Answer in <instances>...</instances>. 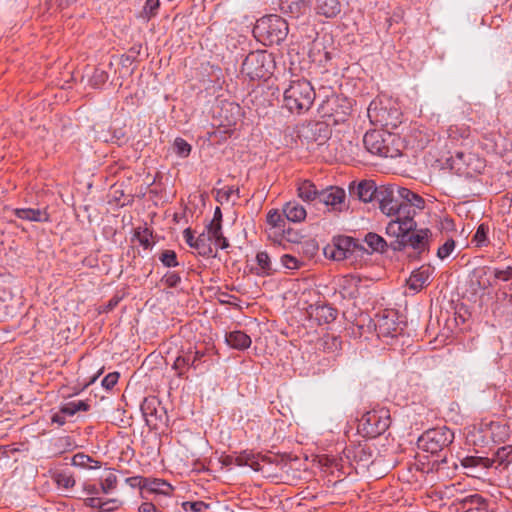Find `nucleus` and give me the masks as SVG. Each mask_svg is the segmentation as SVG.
I'll use <instances>...</instances> for the list:
<instances>
[{
	"label": "nucleus",
	"mask_w": 512,
	"mask_h": 512,
	"mask_svg": "<svg viewBox=\"0 0 512 512\" xmlns=\"http://www.w3.org/2000/svg\"><path fill=\"white\" fill-rule=\"evenodd\" d=\"M454 432L446 426L429 429L417 440L419 449L432 455H438L436 460L439 465L447 463L449 447L453 443Z\"/></svg>",
	"instance_id": "f257e3e1"
},
{
	"label": "nucleus",
	"mask_w": 512,
	"mask_h": 512,
	"mask_svg": "<svg viewBox=\"0 0 512 512\" xmlns=\"http://www.w3.org/2000/svg\"><path fill=\"white\" fill-rule=\"evenodd\" d=\"M315 99V90L306 79L291 81L283 93L284 106L291 113L302 114L308 111Z\"/></svg>",
	"instance_id": "f03ea898"
},
{
	"label": "nucleus",
	"mask_w": 512,
	"mask_h": 512,
	"mask_svg": "<svg viewBox=\"0 0 512 512\" xmlns=\"http://www.w3.org/2000/svg\"><path fill=\"white\" fill-rule=\"evenodd\" d=\"M363 144L372 155L396 158L401 155L400 138L387 130H371L365 133Z\"/></svg>",
	"instance_id": "7ed1b4c3"
},
{
	"label": "nucleus",
	"mask_w": 512,
	"mask_h": 512,
	"mask_svg": "<svg viewBox=\"0 0 512 512\" xmlns=\"http://www.w3.org/2000/svg\"><path fill=\"white\" fill-rule=\"evenodd\" d=\"M323 253L328 259L349 260L351 263L358 257L369 255V251L357 239L345 235L333 237L332 241L324 247Z\"/></svg>",
	"instance_id": "20e7f679"
},
{
	"label": "nucleus",
	"mask_w": 512,
	"mask_h": 512,
	"mask_svg": "<svg viewBox=\"0 0 512 512\" xmlns=\"http://www.w3.org/2000/svg\"><path fill=\"white\" fill-rule=\"evenodd\" d=\"M275 61L273 55L266 50L250 52L241 66V73L250 80H267L273 74Z\"/></svg>",
	"instance_id": "39448f33"
},
{
	"label": "nucleus",
	"mask_w": 512,
	"mask_h": 512,
	"mask_svg": "<svg viewBox=\"0 0 512 512\" xmlns=\"http://www.w3.org/2000/svg\"><path fill=\"white\" fill-rule=\"evenodd\" d=\"M288 23L278 15H268L256 21L253 33L269 45L280 44L288 35Z\"/></svg>",
	"instance_id": "423d86ee"
},
{
	"label": "nucleus",
	"mask_w": 512,
	"mask_h": 512,
	"mask_svg": "<svg viewBox=\"0 0 512 512\" xmlns=\"http://www.w3.org/2000/svg\"><path fill=\"white\" fill-rule=\"evenodd\" d=\"M395 237L391 241L390 248L394 251H403L406 247H411L420 257L427 254L430 249L432 232L428 228L412 230L411 232L401 231L399 235H389Z\"/></svg>",
	"instance_id": "0eeeda50"
},
{
	"label": "nucleus",
	"mask_w": 512,
	"mask_h": 512,
	"mask_svg": "<svg viewBox=\"0 0 512 512\" xmlns=\"http://www.w3.org/2000/svg\"><path fill=\"white\" fill-rule=\"evenodd\" d=\"M350 100L343 96L330 91L319 104V112L323 117H333L336 122L344 121L345 117L351 110Z\"/></svg>",
	"instance_id": "6e6552de"
},
{
	"label": "nucleus",
	"mask_w": 512,
	"mask_h": 512,
	"mask_svg": "<svg viewBox=\"0 0 512 512\" xmlns=\"http://www.w3.org/2000/svg\"><path fill=\"white\" fill-rule=\"evenodd\" d=\"M450 161L451 169L465 177L479 174L485 168L484 160L472 152H456Z\"/></svg>",
	"instance_id": "1a4fd4ad"
},
{
	"label": "nucleus",
	"mask_w": 512,
	"mask_h": 512,
	"mask_svg": "<svg viewBox=\"0 0 512 512\" xmlns=\"http://www.w3.org/2000/svg\"><path fill=\"white\" fill-rule=\"evenodd\" d=\"M417 210L414 207H410L401 201L400 205L397 206L394 219H392L386 227L387 235H399L401 231L411 232L417 227V223L414 217Z\"/></svg>",
	"instance_id": "9d476101"
},
{
	"label": "nucleus",
	"mask_w": 512,
	"mask_h": 512,
	"mask_svg": "<svg viewBox=\"0 0 512 512\" xmlns=\"http://www.w3.org/2000/svg\"><path fill=\"white\" fill-rule=\"evenodd\" d=\"M241 115V107L233 102H224L218 112V128L213 132L215 136L226 139L232 134Z\"/></svg>",
	"instance_id": "9b49d317"
},
{
	"label": "nucleus",
	"mask_w": 512,
	"mask_h": 512,
	"mask_svg": "<svg viewBox=\"0 0 512 512\" xmlns=\"http://www.w3.org/2000/svg\"><path fill=\"white\" fill-rule=\"evenodd\" d=\"M363 429L370 437L383 434L391 424L389 410L385 408L374 409L367 412L361 419Z\"/></svg>",
	"instance_id": "f8f14e48"
},
{
	"label": "nucleus",
	"mask_w": 512,
	"mask_h": 512,
	"mask_svg": "<svg viewBox=\"0 0 512 512\" xmlns=\"http://www.w3.org/2000/svg\"><path fill=\"white\" fill-rule=\"evenodd\" d=\"M378 337H396L402 328L398 322L397 312L394 310H382L371 319Z\"/></svg>",
	"instance_id": "ddd939ff"
},
{
	"label": "nucleus",
	"mask_w": 512,
	"mask_h": 512,
	"mask_svg": "<svg viewBox=\"0 0 512 512\" xmlns=\"http://www.w3.org/2000/svg\"><path fill=\"white\" fill-rule=\"evenodd\" d=\"M386 185L377 186L375 181L370 179H363L360 181H352L349 184V194L352 198L358 199L361 202L369 203L374 200L378 201L380 192Z\"/></svg>",
	"instance_id": "4468645a"
},
{
	"label": "nucleus",
	"mask_w": 512,
	"mask_h": 512,
	"mask_svg": "<svg viewBox=\"0 0 512 512\" xmlns=\"http://www.w3.org/2000/svg\"><path fill=\"white\" fill-rule=\"evenodd\" d=\"M140 408L146 424L151 429H158L160 424L167 420L166 411L155 396L144 398Z\"/></svg>",
	"instance_id": "2eb2a0df"
},
{
	"label": "nucleus",
	"mask_w": 512,
	"mask_h": 512,
	"mask_svg": "<svg viewBox=\"0 0 512 512\" xmlns=\"http://www.w3.org/2000/svg\"><path fill=\"white\" fill-rule=\"evenodd\" d=\"M345 199L346 193L343 188L329 186L321 189L318 201L326 205L329 211L343 212L348 209Z\"/></svg>",
	"instance_id": "dca6fc26"
},
{
	"label": "nucleus",
	"mask_w": 512,
	"mask_h": 512,
	"mask_svg": "<svg viewBox=\"0 0 512 512\" xmlns=\"http://www.w3.org/2000/svg\"><path fill=\"white\" fill-rule=\"evenodd\" d=\"M207 362L205 351L188 352L184 355L178 356L173 364V369L177 371V375L181 378L184 377L185 369L194 368L199 369Z\"/></svg>",
	"instance_id": "f3484780"
},
{
	"label": "nucleus",
	"mask_w": 512,
	"mask_h": 512,
	"mask_svg": "<svg viewBox=\"0 0 512 512\" xmlns=\"http://www.w3.org/2000/svg\"><path fill=\"white\" fill-rule=\"evenodd\" d=\"M397 185H386L380 192L378 199L381 212L389 217H394L397 206L400 205L401 199L397 194Z\"/></svg>",
	"instance_id": "a211bd4d"
},
{
	"label": "nucleus",
	"mask_w": 512,
	"mask_h": 512,
	"mask_svg": "<svg viewBox=\"0 0 512 512\" xmlns=\"http://www.w3.org/2000/svg\"><path fill=\"white\" fill-rule=\"evenodd\" d=\"M461 466L465 469L464 473L473 478H481L483 473L493 466V460L487 457L466 456L460 459Z\"/></svg>",
	"instance_id": "6ab92c4d"
},
{
	"label": "nucleus",
	"mask_w": 512,
	"mask_h": 512,
	"mask_svg": "<svg viewBox=\"0 0 512 512\" xmlns=\"http://www.w3.org/2000/svg\"><path fill=\"white\" fill-rule=\"evenodd\" d=\"M456 505L461 512H494L489 508L488 501L477 493L457 498Z\"/></svg>",
	"instance_id": "aec40b11"
},
{
	"label": "nucleus",
	"mask_w": 512,
	"mask_h": 512,
	"mask_svg": "<svg viewBox=\"0 0 512 512\" xmlns=\"http://www.w3.org/2000/svg\"><path fill=\"white\" fill-rule=\"evenodd\" d=\"M368 116L371 122L379 123L381 126L389 129L396 128L400 123L399 112L397 109L389 111L386 107L368 109Z\"/></svg>",
	"instance_id": "412c9836"
},
{
	"label": "nucleus",
	"mask_w": 512,
	"mask_h": 512,
	"mask_svg": "<svg viewBox=\"0 0 512 512\" xmlns=\"http://www.w3.org/2000/svg\"><path fill=\"white\" fill-rule=\"evenodd\" d=\"M307 311L310 318L316 321L318 325L332 323L338 315L337 309L325 303L310 305Z\"/></svg>",
	"instance_id": "4be33fe9"
},
{
	"label": "nucleus",
	"mask_w": 512,
	"mask_h": 512,
	"mask_svg": "<svg viewBox=\"0 0 512 512\" xmlns=\"http://www.w3.org/2000/svg\"><path fill=\"white\" fill-rule=\"evenodd\" d=\"M433 273V268L431 266H421L415 269L410 277L406 280L407 286L410 290L414 292L421 291L425 286L429 283V278Z\"/></svg>",
	"instance_id": "5701e85b"
},
{
	"label": "nucleus",
	"mask_w": 512,
	"mask_h": 512,
	"mask_svg": "<svg viewBox=\"0 0 512 512\" xmlns=\"http://www.w3.org/2000/svg\"><path fill=\"white\" fill-rule=\"evenodd\" d=\"M309 7L308 0H278L280 12L290 18L298 19Z\"/></svg>",
	"instance_id": "b1692460"
},
{
	"label": "nucleus",
	"mask_w": 512,
	"mask_h": 512,
	"mask_svg": "<svg viewBox=\"0 0 512 512\" xmlns=\"http://www.w3.org/2000/svg\"><path fill=\"white\" fill-rule=\"evenodd\" d=\"M271 463V459L266 456H260L259 454H254L252 451H242L239 455L235 457L236 466H249L256 472L262 471L263 466L261 462Z\"/></svg>",
	"instance_id": "393cba45"
},
{
	"label": "nucleus",
	"mask_w": 512,
	"mask_h": 512,
	"mask_svg": "<svg viewBox=\"0 0 512 512\" xmlns=\"http://www.w3.org/2000/svg\"><path fill=\"white\" fill-rule=\"evenodd\" d=\"M267 223L271 225L273 228H277L282 230L283 237L289 242L297 241V234L293 233L292 229H285L286 219L283 214H281L278 210L272 209L267 213Z\"/></svg>",
	"instance_id": "a878e982"
},
{
	"label": "nucleus",
	"mask_w": 512,
	"mask_h": 512,
	"mask_svg": "<svg viewBox=\"0 0 512 512\" xmlns=\"http://www.w3.org/2000/svg\"><path fill=\"white\" fill-rule=\"evenodd\" d=\"M342 10L339 0H316L315 11L319 16L327 19L336 18Z\"/></svg>",
	"instance_id": "bb28decb"
},
{
	"label": "nucleus",
	"mask_w": 512,
	"mask_h": 512,
	"mask_svg": "<svg viewBox=\"0 0 512 512\" xmlns=\"http://www.w3.org/2000/svg\"><path fill=\"white\" fill-rule=\"evenodd\" d=\"M12 213L19 219L33 222H49L50 216L45 210L34 208H16Z\"/></svg>",
	"instance_id": "cd10ccee"
},
{
	"label": "nucleus",
	"mask_w": 512,
	"mask_h": 512,
	"mask_svg": "<svg viewBox=\"0 0 512 512\" xmlns=\"http://www.w3.org/2000/svg\"><path fill=\"white\" fill-rule=\"evenodd\" d=\"M256 267H251L250 272L259 277L272 275L275 270L272 268V262L267 252L260 251L256 255Z\"/></svg>",
	"instance_id": "c85d7f7f"
},
{
	"label": "nucleus",
	"mask_w": 512,
	"mask_h": 512,
	"mask_svg": "<svg viewBox=\"0 0 512 512\" xmlns=\"http://www.w3.org/2000/svg\"><path fill=\"white\" fill-rule=\"evenodd\" d=\"M282 212L286 220L294 223L302 222L307 215L305 208L296 201L287 202L283 206Z\"/></svg>",
	"instance_id": "c756f323"
},
{
	"label": "nucleus",
	"mask_w": 512,
	"mask_h": 512,
	"mask_svg": "<svg viewBox=\"0 0 512 512\" xmlns=\"http://www.w3.org/2000/svg\"><path fill=\"white\" fill-rule=\"evenodd\" d=\"M226 343L237 350H245L251 345V338L240 330L231 331L225 335Z\"/></svg>",
	"instance_id": "7c9ffc66"
},
{
	"label": "nucleus",
	"mask_w": 512,
	"mask_h": 512,
	"mask_svg": "<svg viewBox=\"0 0 512 512\" xmlns=\"http://www.w3.org/2000/svg\"><path fill=\"white\" fill-rule=\"evenodd\" d=\"M320 191L310 180H303L298 183V196L305 202H312L319 199Z\"/></svg>",
	"instance_id": "2f4dec72"
},
{
	"label": "nucleus",
	"mask_w": 512,
	"mask_h": 512,
	"mask_svg": "<svg viewBox=\"0 0 512 512\" xmlns=\"http://www.w3.org/2000/svg\"><path fill=\"white\" fill-rule=\"evenodd\" d=\"M348 457H353V460L361 464L363 467L368 466L372 463L373 453L369 446L367 445H358L352 449H348Z\"/></svg>",
	"instance_id": "473e14b6"
},
{
	"label": "nucleus",
	"mask_w": 512,
	"mask_h": 512,
	"mask_svg": "<svg viewBox=\"0 0 512 512\" xmlns=\"http://www.w3.org/2000/svg\"><path fill=\"white\" fill-rule=\"evenodd\" d=\"M397 194L402 202L409 204L410 207H414L416 210H423L425 208V200L408 188L399 187Z\"/></svg>",
	"instance_id": "72a5a7b5"
},
{
	"label": "nucleus",
	"mask_w": 512,
	"mask_h": 512,
	"mask_svg": "<svg viewBox=\"0 0 512 512\" xmlns=\"http://www.w3.org/2000/svg\"><path fill=\"white\" fill-rule=\"evenodd\" d=\"M194 249L197 250L200 256L206 258L216 256V253H214V250L212 248V240L205 231L199 234L198 237H196Z\"/></svg>",
	"instance_id": "f704fd0d"
},
{
	"label": "nucleus",
	"mask_w": 512,
	"mask_h": 512,
	"mask_svg": "<svg viewBox=\"0 0 512 512\" xmlns=\"http://www.w3.org/2000/svg\"><path fill=\"white\" fill-rule=\"evenodd\" d=\"M490 460H493V465L496 464V468H508L512 463V445H505L498 448L493 458H490Z\"/></svg>",
	"instance_id": "c9c22d12"
},
{
	"label": "nucleus",
	"mask_w": 512,
	"mask_h": 512,
	"mask_svg": "<svg viewBox=\"0 0 512 512\" xmlns=\"http://www.w3.org/2000/svg\"><path fill=\"white\" fill-rule=\"evenodd\" d=\"M364 242L371 249L369 254L372 252L385 253L390 246L383 237L374 232L367 233L364 237Z\"/></svg>",
	"instance_id": "e433bc0d"
},
{
	"label": "nucleus",
	"mask_w": 512,
	"mask_h": 512,
	"mask_svg": "<svg viewBox=\"0 0 512 512\" xmlns=\"http://www.w3.org/2000/svg\"><path fill=\"white\" fill-rule=\"evenodd\" d=\"M145 490L152 493L168 495L172 490V486L162 479L146 478Z\"/></svg>",
	"instance_id": "4c0bfd02"
},
{
	"label": "nucleus",
	"mask_w": 512,
	"mask_h": 512,
	"mask_svg": "<svg viewBox=\"0 0 512 512\" xmlns=\"http://www.w3.org/2000/svg\"><path fill=\"white\" fill-rule=\"evenodd\" d=\"M494 443H502L509 437L508 428L504 424L491 423L487 431Z\"/></svg>",
	"instance_id": "58836bf2"
},
{
	"label": "nucleus",
	"mask_w": 512,
	"mask_h": 512,
	"mask_svg": "<svg viewBox=\"0 0 512 512\" xmlns=\"http://www.w3.org/2000/svg\"><path fill=\"white\" fill-rule=\"evenodd\" d=\"M72 465L82 468L89 467L90 469H98L101 467V462L94 460L84 453H77L72 457Z\"/></svg>",
	"instance_id": "ea45409f"
},
{
	"label": "nucleus",
	"mask_w": 512,
	"mask_h": 512,
	"mask_svg": "<svg viewBox=\"0 0 512 512\" xmlns=\"http://www.w3.org/2000/svg\"><path fill=\"white\" fill-rule=\"evenodd\" d=\"M489 226L486 223H481L472 237V243L475 244L476 247H484L488 246L490 243L489 237Z\"/></svg>",
	"instance_id": "a19ab883"
},
{
	"label": "nucleus",
	"mask_w": 512,
	"mask_h": 512,
	"mask_svg": "<svg viewBox=\"0 0 512 512\" xmlns=\"http://www.w3.org/2000/svg\"><path fill=\"white\" fill-rule=\"evenodd\" d=\"M55 453L61 454L65 451L72 450L75 445L71 437L64 436L54 439L52 443Z\"/></svg>",
	"instance_id": "79ce46f5"
},
{
	"label": "nucleus",
	"mask_w": 512,
	"mask_h": 512,
	"mask_svg": "<svg viewBox=\"0 0 512 512\" xmlns=\"http://www.w3.org/2000/svg\"><path fill=\"white\" fill-rule=\"evenodd\" d=\"M108 80V73L100 68H95L89 78V84L93 88H100Z\"/></svg>",
	"instance_id": "37998d69"
},
{
	"label": "nucleus",
	"mask_w": 512,
	"mask_h": 512,
	"mask_svg": "<svg viewBox=\"0 0 512 512\" xmlns=\"http://www.w3.org/2000/svg\"><path fill=\"white\" fill-rule=\"evenodd\" d=\"M159 260L167 268L177 267L179 265L177 254L173 250L162 251L159 255Z\"/></svg>",
	"instance_id": "c03bdc74"
},
{
	"label": "nucleus",
	"mask_w": 512,
	"mask_h": 512,
	"mask_svg": "<svg viewBox=\"0 0 512 512\" xmlns=\"http://www.w3.org/2000/svg\"><path fill=\"white\" fill-rule=\"evenodd\" d=\"M53 479L59 487H63L65 489H69L75 485V479L73 476L64 472L56 473L53 476Z\"/></svg>",
	"instance_id": "a18cd8bd"
},
{
	"label": "nucleus",
	"mask_w": 512,
	"mask_h": 512,
	"mask_svg": "<svg viewBox=\"0 0 512 512\" xmlns=\"http://www.w3.org/2000/svg\"><path fill=\"white\" fill-rule=\"evenodd\" d=\"M174 151L180 157H187L191 152V145L183 138H176L174 141Z\"/></svg>",
	"instance_id": "49530a36"
},
{
	"label": "nucleus",
	"mask_w": 512,
	"mask_h": 512,
	"mask_svg": "<svg viewBox=\"0 0 512 512\" xmlns=\"http://www.w3.org/2000/svg\"><path fill=\"white\" fill-rule=\"evenodd\" d=\"M161 282L168 288H176L181 283V277L178 273L169 271L162 277Z\"/></svg>",
	"instance_id": "de8ad7c7"
},
{
	"label": "nucleus",
	"mask_w": 512,
	"mask_h": 512,
	"mask_svg": "<svg viewBox=\"0 0 512 512\" xmlns=\"http://www.w3.org/2000/svg\"><path fill=\"white\" fill-rule=\"evenodd\" d=\"M455 249V241L450 238L443 245H441L437 250V256L440 259H445L450 256V254Z\"/></svg>",
	"instance_id": "09e8293b"
},
{
	"label": "nucleus",
	"mask_w": 512,
	"mask_h": 512,
	"mask_svg": "<svg viewBox=\"0 0 512 512\" xmlns=\"http://www.w3.org/2000/svg\"><path fill=\"white\" fill-rule=\"evenodd\" d=\"M117 476L113 473H109L107 477L101 482V491L105 494L110 493L116 488Z\"/></svg>",
	"instance_id": "8fccbe9b"
},
{
	"label": "nucleus",
	"mask_w": 512,
	"mask_h": 512,
	"mask_svg": "<svg viewBox=\"0 0 512 512\" xmlns=\"http://www.w3.org/2000/svg\"><path fill=\"white\" fill-rule=\"evenodd\" d=\"M160 2L159 0H146L143 13L144 15L150 19L151 17H154L159 9Z\"/></svg>",
	"instance_id": "3c124183"
},
{
	"label": "nucleus",
	"mask_w": 512,
	"mask_h": 512,
	"mask_svg": "<svg viewBox=\"0 0 512 512\" xmlns=\"http://www.w3.org/2000/svg\"><path fill=\"white\" fill-rule=\"evenodd\" d=\"M208 236H210V239L213 241L217 240V239H221V237L223 236V231H222V224H217V223H209L207 226H206V231H205Z\"/></svg>",
	"instance_id": "603ef678"
},
{
	"label": "nucleus",
	"mask_w": 512,
	"mask_h": 512,
	"mask_svg": "<svg viewBox=\"0 0 512 512\" xmlns=\"http://www.w3.org/2000/svg\"><path fill=\"white\" fill-rule=\"evenodd\" d=\"M121 504V501L116 498H111L104 501L101 499L100 512H113L117 510Z\"/></svg>",
	"instance_id": "864d4df0"
},
{
	"label": "nucleus",
	"mask_w": 512,
	"mask_h": 512,
	"mask_svg": "<svg viewBox=\"0 0 512 512\" xmlns=\"http://www.w3.org/2000/svg\"><path fill=\"white\" fill-rule=\"evenodd\" d=\"M495 279L501 281H509L512 279V266L505 268H494L492 270Z\"/></svg>",
	"instance_id": "5fc2aeb1"
},
{
	"label": "nucleus",
	"mask_w": 512,
	"mask_h": 512,
	"mask_svg": "<svg viewBox=\"0 0 512 512\" xmlns=\"http://www.w3.org/2000/svg\"><path fill=\"white\" fill-rule=\"evenodd\" d=\"M281 263L287 269H298L300 266L299 260L290 254L282 255Z\"/></svg>",
	"instance_id": "6e6d98bb"
},
{
	"label": "nucleus",
	"mask_w": 512,
	"mask_h": 512,
	"mask_svg": "<svg viewBox=\"0 0 512 512\" xmlns=\"http://www.w3.org/2000/svg\"><path fill=\"white\" fill-rule=\"evenodd\" d=\"M119 373L112 372L107 374L102 380V386L108 390L112 389L118 382Z\"/></svg>",
	"instance_id": "4d7b16f0"
},
{
	"label": "nucleus",
	"mask_w": 512,
	"mask_h": 512,
	"mask_svg": "<svg viewBox=\"0 0 512 512\" xmlns=\"http://www.w3.org/2000/svg\"><path fill=\"white\" fill-rule=\"evenodd\" d=\"M125 481L132 488L138 487L141 490L145 489L146 478H144V477L132 476V477L126 478Z\"/></svg>",
	"instance_id": "13d9d810"
},
{
	"label": "nucleus",
	"mask_w": 512,
	"mask_h": 512,
	"mask_svg": "<svg viewBox=\"0 0 512 512\" xmlns=\"http://www.w3.org/2000/svg\"><path fill=\"white\" fill-rule=\"evenodd\" d=\"M489 270L490 268L484 267L478 271V273H480V275L478 276V285L481 289H487L492 285L488 279L484 278Z\"/></svg>",
	"instance_id": "bf43d9fd"
},
{
	"label": "nucleus",
	"mask_w": 512,
	"mask_h": 512,
	"mask_svg": "<svg viewBox=\"0 0 512 512\" xmlns=\"http://www.w3.org/2000/svg\"><path fill=\"white\" fill-rule=\"evenodd\" d=\"M210 508V504L204 501H193L189 504V509L192 512H205Z\"/></svg>",
	"instance_id": "052dcab7"
},
{
	"label": "nucleus",
	"mask_w": 512,
	"mask_h": 512,
	"mask_svg": "<svg viewBox=\"0 0 512 512\" xmlns=\"http://www.w3.org/2000/svg\"><path fill=\"white\" fill-rule=\"evenodd\" d=\"M61 412L64 413L66 416H73L75 413H77V408L74 403V401L68 402L61 406Z\"/></svg>",
	"instance_id": "680f3d73"
},
{
	"label": "nucleus",
	"mask_w": 512,
	"mask_h": 512,
	"mask_svg": "<svg viewBox=\"0 0 512 512\" xmlns=\"http://www.w3.org/2000/svg\"><path fill=\"white\" fill-rule=\"evenodd\" d=\"M183 238H184L185 242L188 244V246L194 249V244H195L196 238L194 237V233L191 230V228H186L183 231Z\"/></svg>",
	"instance_id": "e2e57ef3"
},
{
	"label": "nucleus",
	"mask_w": 512,
	"mask_h": 512,
	"mask_svg": "<svg viewBox=\"0 0 512 512\" xmlns=\"http://www.w3.org/2000/svg\"><path fill=\"white\" fill-rule=\"evenodd\" d=\"M84 504L87 507L97 509L100 512L101 506V498L99 497H89L84 500Z\"/></svg>",
	"instance_id": "0e129e2a"
},
{
	"label": "nucleus",
	"mask_w": 512,
	"mask_h": 512,
	"mask_svg": "<svg viewBox=\"0 0 512 512\" xmlns=\"http://www.w3.org/2000/svg\"><path fill=\"white\" fill-rule=\"evenodd\" d=\"M139 512H162L152 502H143L139 508Z\"/></svg>",
	"instance_id": "69168bd1"
},
{
	"label": "nucleus",
	"mask_w": 512,
	"mask_h": 512,
	"mask_svg": "<svg viewBox=\"0 0 512 512\" xmlns=\"http://www.w3.org/2000/svg\"><path fill=\"white\" fill-rule=\"evenodd\" d=\"M234 192L239 194V190L238 189L234 190L233 187H228L227 189H221L218 191V197H220L221 199H224L225 201H228Z\"/></svg>",
	"instance_id": "338daca9"
},
{
	"label": "nucleus",
	"mask_w": 512,
	"mask_h": 512,
	"mask_svg": "<svg viewBox=\"0 0 512 512\" xmlns=\"http://www.w3.org/2000/svg\"><path fill=\"white\" fill-rule=\"evenodd\" d=\"M65 416L66 415L64 413H62L61 409H60L59 412L53 414L51 421H52V423H56L59 426H62L66 423Z\"/></svg>",
	"instance_id": "774afa93"
}]
</instances>
